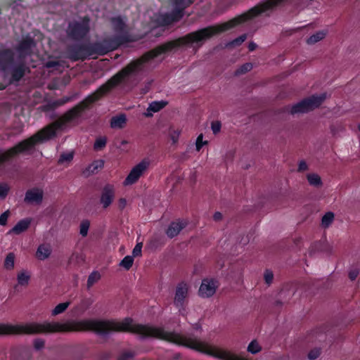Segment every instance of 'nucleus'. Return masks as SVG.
I'll list each match as a JSON object with an SVG mask.
<instances>
[{
  "mask_svg": "<svg viewBox=\"0 0 360 360\" xmlns=\"http://www.w3.org/2000/svg\"><path fill=\"white\" fill-rule=\"evenodd\" d=\"M82 110V108L80 105H77L68 111L60 120L45 127L30 139L22 141L6 151L2 152L0 150V164L8 161L20 153L30 150L38 142L51 139L56 135V130L60 129L65 122H70L78 117Z\"/></svg>",
  "mask_w": 360,
  "mask_h": 360,
  "instance_id": "obj_1",
  "label": "nucleus"
},
{
  "mask_svg": "<svg viewBox=\"0 0 360 360\" xmlns=\"http://www.w3.org/2000/svg\"><path fill=\"white\" fill-rule=\"evenodd\" d=\"M326 98V94L312 96L302 100L290 108L291 114L305 113L319 108Z\"/></svg>",
  "mask_w": 360,
  "mask_h": 360,
  "instance_id": "obj_2",
  "label": "nucleus"
},
{
  "mask_svg": "<svg viewBox=\"0 0 360 360\" xmlns=\"http://www.w3.org/2000/svg\"><path fill=\"white\" fill-rule=\"evenodd\" d=\"M37 333V323L22 325L0 323V335L35 334Z\"/></svg>",
  "mask_w": 360,
  "mask_h": 360,
  "instance_id": "obj_3",
  "label": "nucleus"
},
{
  "mask_svg": "<svg viewBox=\"0 0 360 360\" xmlns=\"http://www.w3.org/2000/svg\"><path fill=\"white\" fill-rule=\"evenodd\" d=\"M174 11L170 14H166L164 16V23L170 24L178 21L183 16V11L185 8L191 5L193 0H171Z\"/></svg>",
  "mask_w": 360,
  "mask_h": 360,
  "instance_id": "obj_4",
  "label": "nucleus"
},
{
  "mask_svg": "<svg viewBox=\"0 0 360 360\" xmlns=\"http://www.w3.org/2000/svg\"><path fill=\"white\" fill-rule=\"evenodd\" d=\"M148 167L149 162L148 160H144L140 162L132 167L129 174L124 179L123 184L124 186H129L136 183L140 177L148 170Z\"/></svg>",
  "mask_w": 360,
  "mask_h": 360,
  "instance_id": "obj_5",
  "label": "nucleus"
},
{
  "mask_svg": "<svg viewBox=\"0 0 360 360\" xmlns=\"http://www.w3.org/2000/svg\"><path fill=\"white\" fill-rule=\"evenodd\" d=\"M89 20L84 18L80 22H71L68 27V35L74 39H79L84 37L89 32Z\"/></svg>",
  "mask_w": 360,
  "mask_h": 360,
  "instance_id": "obj_6",
  "label": "nucleus"
},
{
  "mask_svg": "<svg viewBox=\"0 0 360 360\" xmlns=\"http://www.w3.org/2000/svg\"><path fill=\"white\" fill-rule=\"evenodd\" d=\"M190 285L185 282L178 283L175 289L174 304L179 309L184 308L189 294Z\"/></svg>",
  "mask_w": 360,
  "mask_h": 360,
  "instance_id": "obj_7",
  "label": "nucleus"
},
{
  "mask_svg": "<svg viewBox=\"0 0 360 360\" xmlns=\"http://www.w3.org/2000/svg\"><path fill=\"white\" fill-rule=\"evenodd\" d=\"M217 288L218 283L217 281L205 278L202 281L198 295L202 298L211 297L215 294Z\"/></svg>",
  "mask_w": 360,
  "mask_h": 360,
  "instance_id": "obj_8",
  "label": "nucleus"
},
{
  "mask_svg": "<svg viewBox=\"0 0 360 360\" xmlns=\"http://www.w3.org/2000/svg\"><path fill=\"white\" fill-rule=\"evenodd\" d=\"M115 198V188L112 184L105 185L101 191L100 203L103 208H108L114 201Z\"/></svg>",
  "mask_w": 360,
  "mask_h": 360,
  "instance_id": "obj_9",
  "label": "nucleus"
},
{
  "mask_svg": "<svg viewBox=\"0 0 360 360\" xmlns=\"http://www.w3.org/2000/svg\"><path fill=\"white\" fill-rule=\"evenodd\" d=\"M44 192L39 188L28 190L25 196V202L29 204L39 205L42 202Z\"/></svg>",
  "mask_w": 360,
  "mask_h": 360,
  "instance_id": "obj_10",
  "label": "nucleus"
},
{
  "mask_svg": "<svg viewBox=\"0 0 360 360\" xmlns=\"http://www.w3.org/2000/svg\"><path fill=\"white\" fill-rule=\"evenodd\" d=\"M186 221L180 220L172 222L166 231L167 236L169 238L175 237L186 226Z\"/></svg>",
  "mask_w": 360,
  "mask_h": 360,
  "instance_id": "obj_11",
  "label": "nucleus"
},
{
  "mask_svg": "<svg viewBox=\"0 0 360 360\" xmlns=\"http://www.w3.org/2000/svg\"><path fill=\"white\" fill-rule=\"evenodd\" d=\"M52 249L49 244L39 245L36 251V257L41 261L48 259L51 255Z\"/></svg>",
  "mask_w": 360,
  "mask_h": 360,
  "instance_id": "obj_12",
  "label": "nucleus"
},
{
  "mask_svg": "<svg viewBox=\"0 0 360 360\" xmlns=\"http://www.w3.org/2000/svg\"><path fill=\"white\" fill-rule=\"evenodd\" d=\"M166 104L167 103L165 101L152 102L147 108L146 112H144V115L147 117H152L154 112L160 111L166 105Z\"/></svg>",
  "mask_w": 360,
  "mask_h": 360,
  "instance_id": "obj_13",
  "label": "nucleus"
},
{
  "mask_svg": "<svg viewBox=\"0 0 360 360\" xmlns=\"http://www.w3.org/2000/svg\"><path fill=\"white\" fill-rule=\"evenodd\" d=\"M34 45V41L30 37H27L26 39H23L19 46H18V51L21 56H24L25 54H27L31 48Z\"/></svg>",
  "mask_w": 360,
  "mask_h": 360,
  "instance_id": "obj_14",
  "label": "nucleus"
},
{
  "mask_svg": "<svg viewBox=\"0 0 360 360\" xmlns=\"http://www.w3.org/2000/svg\"><path fill=\"white\" fill-rule=\"evenodd\" d=\"M32 220L30 219H24L19 221L15 226L10 231V233H14L15 234H20L25 231L30 226Z\"/></svg>",
  "mask_w": 360,
  "mask_h": 360,
  "instance_id": "obj_15",
  "label": "nucleus"
},
{
  "mask_svg": "<svg viewBox=\"0 0 360 360\" xmlns=\"http://www.w3.org/2000/svg\"><path fill=\"white\" fill-rule=\"evenodd\" d=\"M31 278V273L25 269L20 270L17 274L18 284L26 287L29 285Z\"/></svg>",
  "mask_w": 360,
  "mask_h": 360,
  "instance_id": "obj_16",
  "label": "nucleus"
},
{
  "mask_svg": "<svg viewBox=\"0 0 360 360\" xmlns=\"http://www.w3.org/2000/svg\"><path fill=\"white\" fill-rule=\"evenodd\" d=\"M126 122V115L124 114H120L112 117L110 120V127L113 129H122L125 126Z\"/></svg>",
  "mask_w": 360,
  "mask_h": 360,
  "instance_id": "obj_17",
  "label": "nucleus"
},
{
  "mask_svg": "<svg viewBox=\"0 0 360 360\" xmlns=\"http://www.w3.org/2000/svg\"><path fill=\"white\" fill-rule=\"evenodd\" d=\"M12 60V53L9 50L0 51V69H5L6 64Z\"/></svg>",
  "mask_w": 360,
  "mask_h": 360,
  "instance_id": "obj_18",
  "label": "nucleus"
},
{
  "mask_svg": "<svg viewBox=\"0 0 360 360\" xmlns=\"http://www.w3.org/2000/svg\"><path fill=\"white\" fill-rule=\"evenodd\" d=\"M307 179L309 184V185L319 188L323 185L322 180L321 176L316 173H309L307 175Z\"/></svg>",
  "mask_w": 360,
  "mask_h": 360,
  "instance_id": "obj_19",
  "label": "nucleus"
},
{
  "mask_svg": "<svg viewBox=\"0 0 360 360\" xmlns=\"http://www.w3.org/2000/svg\"><path fill=\"white\" fill-rule=\"evenodd\" d=\"M326 36V32L325 31H319L315 34L310 36L307 40V43L309 45L314 44L321 40L323 39Z\"/></svg>",
  "mask_w": 360,
  "mask_h": 360,
  "instance_id": "obj_20",
  "label": "nucleus"
},
{
  "mask_svg": "<svg viewBox=\"0 0 360 360\" xmlns=\"http://www.w3.org/2000/svg\"><path fill=\"white\" fill-rule=\"evenodd\" d=\"M181 129L170 127L168 131V136L172 141V143L175 144L178 142L179 136L181 134Z\"/></svg>",
  "mask_w": 360,
  "mask_h": 360,
  "instance_id": "obj_21",
  "label": "nucleus"
},
{
  "mask_svg": "<svg viewBox=\"0 0 360 360\" xmlns=\"http://www.w3.org/2000/svg\"><path fill=\"white\" fill-rule=\"evenodd\" d=\"M70 302H65L58 304L55 307V308L51 311L52 316H57L63 313L70 306Z\"/></svg>",
  "mask_w": 360,
  "mask_h": 360,
  "instance_id": "obj_22",
  "label": "nucleus"
},
{
  "mask_svg": "<svg viewBox=\"0 0 360 360\" xmlns=\"http://www.w3.org/2000/svg\"><path fill=\"white\" fill-rule=\"evenodd\" d=\"M112 27L115 31H122L125 27L124 20L120 17H116L111 19Z\"/></svg>",
  "mask_w": 360,
  "mask_h": 360,
  "instance_id": "obj_23",
  "label": "nucleus"
},
{
  "mask_svg": "<svg viewBox=\"0 0 360 360\" xmlns=\"http://www.w3.org/2000/svg\"><path fill=\"white\" fill-rule=\"evenodd\" d=\"M134 264V257L131 255L124 257L120 262V266L124 268L125 270H129Z\"/></svg>",
  "mask_w": 360,
  "mask_h": 360,
  "instance_id": "obj_24",
  "label": "nucleus"
},
{
  "mask_svg": "<svg viewBox=\"0 0 360 360\" xmlns=\"http://www.w3.org/2000/svg\"><path fill=\"white\" fill-rule=\"evenodd\" d=\"M104 165V162L102 160H96L89 165L87 167V172L89 173L94 174L98 169L103 168Z\"/></svg>",
  "mask_w": 360,
  "mask_h": 360,
  "instance_id": "obj_25",
  "label": "nucleus"
},
{
  "mask_svg": "<svg viewBox=\"0 0 360 360\" xmlns=\"http://www.w3.org/2000/svg\"><path fill=\"white\" fill-rule=\"evenodd\" d=\"M15 265V255L12 252L7 255L4 261V267L8 270H11Z\"/></svg>",
  "mask_w": 360,
  "mask_h": 360,
  "instance_id": "obj_26",
  "label": "nucleus"
},
{
  "mask_svg": "<svg viewBox=\"0 0 360 360\" xmlns=\"http://www.w3.org/2000/svg\"><path fill=\"white\" fill-rule=\"evenodd\" d=\"M334 214L333 212H327L321 219V225L324 228H328L333 221Z\"/></svg>",
  "mask_w": 360,
  "mask_h": 360,
  "instance_id": "obj_27",
  "label": "nucleus"
},
{
  "mask_svg": "<svg viewBox=\"0 0 360 360\" xmlns=\"http://www.w3.org/2000/svg\"><path fill=\"white\" fill-rule=\"evenodd\" d=\"M101 278V275L97 271L92 272L87 280V287L91 288L94 283L98 282Z\"/></svg>",
  "mask_w": 360,
  "mask_h": 360,
  "instance_id": "obj_28",
  "label": "nucleus"
},
{
  "mask_svg": "<svg viewBox=\"0 0 360 360\" xmlns=\"http://www.w3.org/2000/svg\"><path fill=\"white\" fill-rule=\"evenodd\" d=\"M262 347L256 340H252L248 347V351L251 354H257L259 352Z\"/></svg>",
  "mask_w": 360,
  "mask_h": 360,
  "instance_id": "obj_29",
  "label": "nucleus"
},
{
  "mask_svg": "<svg viewBox=\"0 0 360 360\" xmlns=\"http://www.w3.org/2000/svg\"><path fill=\"white\" fill-rule=\"evenodd\" d=\"M90 226V222L88 220H84L81 222L79 226V233L85 237L88 234V231Z\"/></svg>",
  "mask_w": 360,
  "mask_h": 360,
  "instance_id": "obj_30",
  "label": "nucleus"
},
{
  "mask_svg": "<svg viewBox=\"0 0 360 360\" xmlns=\"http://www.w3.org/2000/svg\"><path fill=\"white\" fill-rule=\"evenodd\" d=\"M25 73V68L23 66H20L15 68L13 72V79L18 81L20 80L24 75Z\"/></svg>",
  "mask_w": 360,
  "mask_h": 360,
  "instance_id": "obj_31",
  "label": "nucleus"
},
{
  "mask_svg": "<svg viewBox=\"0 0 360 360\" xmlns=\"http://www.w3.org/2000/svg\"><path fill=\"white\" fill-rule=\"evenodd\" d=\"M70 101V98H68V97L63 98L55 101L49 103V105L50 106L51 108H58L59 106L64 105L65 103H68Z\"/></svg>",
  "mask_w": 360,
  "mask_h": 360,
  "instance_id": "obj_32",
  "label": "nucleus"
},
{
  "mask_svg": "<svg viewBox=\"0 0 360 360\" xmlns=\"http://www.w3.org/2000/svg\"><path fill=\"white\" fill-rule=\"evenodd\" d=\"M252 63H245V64H243V65H241L237 70H236V74L237 75H240V74H244V73H246L249 71H250L252 69Z\"/></svg>",
  "mask_w": 360,
  "mask_h": 360,
  "instance_id": "obj_33",
  "label": "nucleus"
},
{
  "mask_svg": "<svg viewBox=\"0 0 360 360\" xmlns=\"http://www.w3.org/2000/svg\"><path fill=\"white\" fill-rule=\"evenodd\" d=\"M106 144V139L105 137H101L96 139V141L94 143V149L96 150H101L103 148L105 147Z\"/></svg>",
  "mask_w": 360,
  "mask_h": 360,
  "instance_id": "obj_34",
  "label": "nucleus"
},
{
  "mask_svg": "<svg viewBox=\"0 0 360 360\" xmlns=\"http://www.w3.org/2000/svg\"><path fill=\"white\" fill-rule=\"evenodd\" d=\"M203 134H200L196 139L195 142V148L197 151H200L202 147L205 145L207 144V141H203Z\"/></svg>",
  "mask_w": 360,
  "mask_h": 360,
  "instance_id": "obj_35",
  "label": "nucleus"
},
{
  "mask_svg": "<svg viewBox=\"0 0 360 360\" xmlns=\"http://www.w3.org/2000/svg\"><path fill=\"white\" fill-rule=\"evenodd\" d=\"M264 278L265 281V283L268 285H270L272 283L274 280V274L270 270H266L264 274Z\"/></svg>",
  "mask_w": 360,
  "mask_h": 360,
  "instance_id": "obj_36",
  "label": "nucleus"
},
{
  "mask_svg": "<svg viewBox=\"0 0 360 360\" xmlns=\"http://www.w3.org/2000/svg\"><path fill=\"white\" fill-rule=\"evenodd\" d=\"M73 158V154L72 153H63L60 155L58 162L63 163L65 162H70Z\"/></svg>",
  "mask_w": 360,
  "mask_h": 360,
  "instance_id": "obj_37",
  "label": "nucleus"
},
{
  "mask_svg": "<svg viewBox=\"0 0 360 360\" xmlns=\"http://www.w3.org/2000/svg\"><path fill=\"white\" fill-rule=\"evenodd\" d=\"M142 247H143L142 243H138L136 245V246L134 247V248L133 249V251H132V257H139L141 255Z\"/></svg>",
  "mask_w": 360,
  "mask_h": 360,
  "instance_id": "obj_38",
  "label": "nucleus"
},
{
  "mask_svg": "<svg viewBox=\"0 0 360 360\" xmlns=\"http://www.w3.org/2000/svg\"><path fill=\"white\" fill-rule=\"evenodd\" d=\"M321 354V351L318 348L311 349L308 354V359L310 360H314L317 359Z\"/></svg>",
  "mask_w": 360,
  "mask_h": 360,
  "instance_id": "obj_39",
  "label": "nucleus"
},
{
  "mask_svg": "<svg viewBox=\"0 0 360 360\" xmlns=\"http://www.w3.org/2000/svg\"><path fill=\"white\" fill-rule=\"evenodd\" d=\"M247 38V36L246 34H243L241 36H240L239 37L235 39L234 40H233L230 44L229 45L231 46H238L240 44H241Z\"/></svg>",
  "mask_w": 360,
  "mask_h": 360,
  "instance_id": "obj_40",
  "label": "nucleus"
},
{
  "mask_svg": "<svg viewBox=\"0 0 360 360\" xmlns=\"http://www.w3.org/2000/svg\"><path fill=\"white\" fill-rule=\"evenodd\" d=\"M8 189L6 184H0V198H4L7 195Z\"/></svg>",
  "mask_w": 360,
  "mask_h": 360,
  "instance_id": "obj_41",
  "label": "nucleus"
},
{
  "mask_svg": "<svg viewBox=\"0 0 360 360\" xmlns=\"http://www.w3.org/2000/svg\"><path fill=\"white\" fill-rule=\"evenodd\" d=\"M134 354L131 352H123L119 358V360H131L134 357Z\"/></svg>",
  "mask_w": 360,
  "mask_h": 360,
  "instance_id": "obj_42",
  "label": "nucleus"
},
{
  "mask_svg": "<svg viewBox=\"0 0 360 360\" xmlns=\"http://www.w3.org/2000/svg\"><path fill=\"white\" fill-rule=\"evenodd\" d=\"M9 214L10 212L8 210L1 214V215L0 216V225L4 226L6 224Z\"/></svg>",
  "mask_w": 360,
  "mask_h": 360,
  "instance_id": "obj_43",
  "label": "nucleus"
},
{
  "mask_svg": "<svg viewBox=\"0 0 360 360\" xmlns=\"http://www.w3.org/2000/svg\"><path fill=\"white\" fill-rule=\"evenodd\" d=\"M211 128L214 134L219 132L221 129V124L219 122H213L211 124Z\"/></svg>",
  "mask_w": 360,
  "mask_h": 360,
  "instance_id": "obj_44",
  "label": "nucleus"
},
{
  "mask_svg": "<svg viewBox=\"0 0 360 360\" xmlns=\"http://www.w3.org/2000/svg\"><path fill=\"white\" fill-rule=\"evenodd\" d=\"M359 273V269H353L349 271V277L352 281H354L356 279V278L358 276Z\"/></svg>",
  "mask_w": 360,
  "mask_h": 360,
  "instance_id": "obj_45",
  "label": "nucleus"
},
{
  "mask_svg": "<svg viewBox=\"0 0 360 360\" xmlns=\"http://www.w3.org/2000/svg\"><path fill=\"white\" fill-rule=\"evenodd\" d=\"M308 169V165L307 162L304 160H302L299 162L298 165V172H304Z\"/></svg>",
  "mask_w": 360,
  "mask_h": 360,
  "instance_id": "obj_46",
  "label": "nucleus"
},
{
  "mask_svg": "<svg viewBox=\"0 0 360 360\" xmlns=\"http://www.w3.org/2000/svg\"><path fill=\"white\" fill-rule=\"evenodd\" d=\"M44 345V342L42 340H37L34 341V347L36 349H39Z\"/></svg>",
  "mask_w": 360,
  "mask_h": 360,
  "instance_id": "obj_47",
  "label": "nucleus"
},
{
  "mask_svg": "<svg viewBox=\"0 0 360 360\" xmlns=\"http://www.w3.org/2000/svg\"><path fill=\"white\" fill-rule=\"evenodd\" d=\"M127 205V200L125 198H120L118 200V206L120 209L123 210Z\"/></svg>",
  "mask_w": 360,
  "mask_h": 360,
  "instance_id": "obj_48",
  "label": "nucleus"
},
{
  "mask_svg": "<svg viewBox=\"0 0 360 360\" xmlns=\"http://www.w3.org/2000/svg\"><path fill=\"white\" fill-rule=\"evenodd\" d=\"M70 58L72 60H75V61L78 60L79 59H83V57H82V54L80 53V52L78 53H76V54H73V53L70 54Z\"/></svg>",
  "mask_w": 360,
  "mask_h": 360,
  "instance_id": "obj_49",
  "label": "nucleus"
},
{
  "mask_svg": "<svg viewBox=\"0 0 360 360\" xmlns=\"http://www.w3.org/2000/svg\"><path fill=\"white\" fill-rule=\"evenodd\" d=\"M59 63L58 61H49L46 63V67L47 68H54L58 65Z\"/></svg>",
  "mask_w": 360,
  "mask_h": 360,
  "instance_id": "obj_50",
  "label": "nucleus"
},
{
  "mask_svg": "<svg viewBox=\"0 0 360 360\" xmlns=\"http://www.w3.org/2000/svg\"><path fill=\"white\" fill-rule=\"evenodd\" d=\"M213 218L215 221H219L222 219V214L221 213L217 212L214 214Z\"/></svg>",
  "mask_w": 360,
  "mask_h": 360,
  "instance_id": "obj_51",
  "label": "nucleus"
},
{
  "mask_svg": "<svg viewBox=\"0 0 360 360\" xmlns=\"http://www.w3.org/2000/svg\"><path fill=\"white\" fill-rule=\"evenodd\" d=\"M120 45V43L119 42H113L109 47H108V50H114L115 49H117V47Z\"/></svg>",
  "mask_w": 360,
  "mask_h": 360,
  "instance_id": "obj_52",
  "label": "nucleus"
},
{
  "mask_svg": "<svg viewBox=\"0 0 360 360\" xmlns=\"http://www.w3.org/2000/svg\"><path fill=\"white\" fill-rule=\"evenodd\" d=\"M256 47H257L256 44H255L253 42L250 43L248 45V49L250 51H254L256 49Z\"/></svg>",
  "mask_w": 360,
  "mask_h": 360,
  "instance_id": "obj_53",
  "label": "nucleus"
},
{
  "mask_svg": "<svg viewBox=\"0 0 360 360\" xmlns=\"http://www.w3.org/2000/svg\"><path fill=\"white\" fill-rule=\"evenodd\" d=\"M194 328L196 329V330H198V329H200L201 327L199 324H195V326H194Z\"/></svg>",
  "mask_w": 360,
  "mask_h": 360,
  "instance_id": "obj_54",
  "label": "nucleus"
},
{
  "mask_svg": "<svg viewBox=\"0 0 360 360\" xmlns=\"http://www.w3.org/2000/svg\"><path fill=\"white\" fill-rule=\"evenodd\" d=\"M358 129L360 131V124L358 126Z\"/></svg>",
  "mask_w": 360,
  "mask_h": 360,
  "instance_id": "obj_55",
  "label": "nucleus"
}]
</instances>
